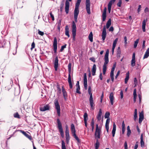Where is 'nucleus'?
I'll use <instances>...</instances> for the list:
<instances>
[{"label": "nucleus", "instance_id": "5", "mask_svg": "<svg viewBox=\"0 0 149 149\" xmlns=\"http://www.w3.org/2000/svg\"><path fill=\"white\" fill-rule=\"evenodd\" d=\"M101 133V131L100 128L98 127V125L97 124L96 125V130L95 133V138L97 139L100 138V135Z\"/></svg>", "mask_w": 149, "mask_h": 149}, {"label": "nucleus", "instance_id": "21", "mask_svg": "<svg viewBox=\"0 0 149 149\" xmlns=\"http://www.w3.org/2000/svg\"><path fill=\"white\" fill-rule=\"evenodd\" d=\"M147 19H144L142 22V29L143 32L146 31V22H147Z\"/></svg>", "mask_w": 149, "mask_h": 149}, {"label": "nucleus", "instance_id": "47", "mask_svg": "<svg viewBox=\"0 0 149 149\" xmlns=\"http://www.w3.org/2000/svg\"><path fill=\"white\" fill-rule=\"evenodd\" d=\"M133 94L134 95V97H136L137 94L136 92V88L134 89Z\"/></svg>", "mask_w": 149, "mask_h": 149}, {"label": "nucleus", "instance_id": "46", "mask_svg": "<svg viewBox=\"0 0 149 149\" xmlns=\"http://www.w3.org/2000/svg\"><path fill=\"white\" fill-rule=\"evenodd\" d=\"M111 6H112V5H110L109 4H108V8L109 13H110V11H111Z\"/></svg>", "mask_w": 149, "mask_h": 149}, {"label": "nucleus", "instance_id": "31", "mask_svg": "<svg viewBox=\"0 0 149 149\" xmlns=\"http://www.w3.org/2000/svg\"><path fill=\"white\" fill-rule=\"evenodd\" d=\"M111 24V19H109L106 24V26L107 29H108Z\"/></svg>", "mask_w": 149, "mask_h": 149}, {"label": "nucleus", "instance_id": "39", "mask_svg": "<svg viewBox=\"0 0 149 149\" xmlns=\"http://www.w3.org/2000/svg\"><path fill=\"white\" fill-rule=\"evenodd\" d=\"M81 1V0H77L75 6L79 7Z\"/></svg>", "mask_w": 149, "mask_h": 149}, {"label": "nucleus", "instance_id": "30", "mask_svg": "<svg viewBox=\"0 0 149 149\" xmlns=\"http://www.w3.org/2000/svg\"><path fill=\"white\" fill-rule=\"evenodd\" d=\"M125 130V125L124 121H123L122 123V133L123 134L124 133Z\"/></svg>", "mask_w": 149, "mask_h": 149}, {"label": "nucleus", "instance_id": "1", "mask_svg": "<svg viewBox=\"0 0 149 149\" xmlns=\"http://www.w3.org/2000/svg\"><path fill=\"white\" fill-rule=\"evenodd\" d=\"M109 50L108 49L106 52V53L104 56V65L103 66V74H105L107 70V65L108 63L109 62Z\"/></svg>", "mask_w": 149, "mask_h": 149}, {"label": "nucleus", "instance_id": "56", "mask_svg": "<svg viewBox=\"0 0 149 149\" xmlns=\"http://www.w3.org/2000/svg\"><path fill=\"white\" fill-rule=\"evenodd\" d=\"M50 17L52 18V20L54 21V15L52 14L51 12L50 13Z\"/></svg>", "mask_w": 149, "mask_h": 149}, {"label": "nucleus", "instance_id": "55", "mask_svg": "<svg viewBox=\"0 0 149 149\" xmlns=\"http://www.w3.org/2000/svg\"><path fill=\"white\" fill-rule=\"evenodd\" d=\"M116 0H111L109 2L108 4L112 5V4L114 3Z\"/></svg>", "mask_w": 149, "mask_h": 149}, {"label": "nucleus", "instance_id": "60", "mask_svg": "<svg viewBox=\"0 0 149 149\" xmlns=\"http://www.w3.org/2000/svg\"><path fill=\"white\" fill-rule=\"evenodd\" d=\"M120 95L121 99H122L123 97V93L122 90L120 92Z\"/></svg>", "mask_w": 149, "mask_h": 149}, {"label": "nucleus", "instance_id": "50", "mask_svg": "<svg viewBox=\"0 0 149 149\" xmlns=\"http://www.w3.org/2000/svg\"><path fill=\"white\" fill-rule=\"evenodd\" d=\"M118 40V38H116L115 39V40L113 42V45L116 46V43L117 42Z\"/></svg>", "mask_w": 149, "mask_h": 149}, {"label": "nucleus", "instance_id": "35", "mask_svg": "<svg viewBox=\"0 0 149 149\" xmlns=\"http://www.w3.org/2000/svg\"><path fill=\"white\" fill-rule=\"evenodd\" d=\"M139 39H138L136 40L134 42V48H136L137 46V44L139 42Z\"/></svg>", "mask_w": 149, "mask_h": 149}, {"label": "nucleus", "instance_id": "37", "mask_svg": "<svg viewBox=\"0 0 149 149\" xmlns=\"http://www.w3.org/2000/svg\"><path fill=\"white\" fill-rule=\"evenodd\" d=\"M84 121H86V120L87 121L88 119V114L86 113H84Z\"/></svg>", "mask_w": 149, "mask_h": 149}, {"label": "nucleus", "instance_id": "18", "mask_svg": "<svg viewBox=\"0 0 149 149\" xmlns=\"http://www.w3.org/2000/svg\"><path fill=\"white\" fill-rule=\"evenodd\" d=\"M113 95L114 94L113 93L111 92L110 93L109 97V99L110 101L111 104L112 105H113V100L114 98Z\"/></svg>", "mask_w": 149, "mask_h": 149}, {"label": "nucleus", "instance_id": "23", "mask_svg": "<svg viewBox=\"0 0 149 149\" xmlns=\"http://www.w3.org/2000/svg\"><path fill=\"white\" fill-rule=\"evenodd\" d=\"M141 141H140V143L141 146L142 147H143L144 146V143L143 141V134H141Z\"/></svg>", "mask_w": 149, "mask_h": 149}, {"label": "nucleus", "instance_id": "24", "mask_svg": "<svg viewBox=\"0 0 149 149\" xmlns=\"http://www.w3.org/2000/svg\"><path fill=\"white\" fill-rule=\"evenodd\" d=\"M96 65L95 64H94L92 70V73L93 76L95 75L96 71Z\"/></svg>", "mask_w": 149, "mask_h": 149}, {"label": "nucleus", "instance_id": "61", "mask_svg": "<svg viewBox=\"0 0 149 149\" xmlns=\"http://www.w3.org/2000/svg\"><path fill=\"white\" fill-rule=\"evenodd\" d=\"M65 48V45L61 47V49L60 50V51L62 52Z\"/></svg>", "mask_w": 149, "mask_h": 149}, {"label": "nucleus", "instance_id": "41", "mask_svg": "<svg viewBox=\"0 0 149 149\" xmlns=\"http://www.w3.org/2000/svg\"><path fill=\"white\" fill-rule=\"evenodd\" d=\"M135 59H132L131 61V65L132 66L134 67L135 66Z\"/></svg>", "mask_w": 149, "mask_h": 149}, {"label": "nucleus", "instance_id": "36", "mask_svg": "<svg viewBox=\"0 0 149 149\" xmlns=\"http://www.w3.org/2000/svg\"><path fill=\"white\" fill-rule=\"evenodd\" d=\"M73 136L75 138V139L77 140L78 142H79V139L78 137L76 136V133H74V134H72Z\"/></svg>", "mask_w": 149, "mask_h": 149}, {"label": "nucleus", "instance_id": "2", "mask_svg": "<svg viewBox=\"0 0 149 149\" xmlns=\"http://www.w3.org/2000/svg\"><path fill=\"white\" fill-rule=\"evenodd\" d=\"M88 93L90 95L89 102L91 106V109L94 110L95 109V104L93 102L92 94L91 93V87L90 86H88Z\"/></svg>", "mask_w": 149, "mask_h": 149}, {"label": "nucleus", "instance_id": "8", "mask_svg": "<svg viewBox=\"0 0 149 149\" xmlns=\"http://www.w3.org/2000/svg\"><path fill=\"white\" fill-rule=\"evenodd\" d=\"M55 108L57 110V113L58 116H60V108L58 101L57 100H55L54 102Z\"/></svg>", "mask_w": 149, "mask_h": 149}, {"label": "nucleus", "instance_id": "64", "mask_svg": "<svg viewBox=\"0 0 149 149\" xmlns=\"http://www.w3.org/2000/svg\"><path fill=\"white\" fill-rule=\"evenodd\" d=\"M138 147V142H136L135 146H134V149H137Z\"/></svg>", "mask_w": 149, "mask_h": 149}, {"label": "nucleus", "instance_id": "59", "mask_svg": "<svg viewBox=\"0 0 149 149\" xmlns=\"http://www.w3.org/2000/svg\"><path fill=\"white\" fill-rule=\"evenodd\" d=\"M124 147L125 149H128L126 141L124 143Z\"/></svg>", "mask_w": 149, "mask_h": 149}, {"label": "nucleus", "instance_id": "25", "mask_svg": "<svg viewBox=\"0 0 149 149\" xmlns=\"http://www.w3.org/2000/svg\"><path fill=\"white\" fill-rule=\"evenodd\" d=\"M116 129V126L115 123H114L113 125V128L112 132V136L113 137L115 136Z\"/></svg>", "mask_w": 149, "mask_h": 149}, {"label": "nucleus", "instance_id": "52", "mask_svg": "<svg viewBox=\"0 0 149 149\" xmlns=\"http://www.w3.org/2000/svg\"><path fill=\"white\" fill-rule=\"evenodd\" d=\"M131 130H127V136L128 137H129L130 136V135L131 134Z\"/></svg>", "mask_w": 149, "mask_h": 149}, {"label": "nucleus", "instance_id": "48", "mask_svg": "<svg viewBox=\"0 0 149 149\" xmlns=\"http://www.w3.org/2000/svg\"><path fill=\"white\" fill-rule=\"evenodd\" d=\"M62 88L63 97L64 99H65V91L63 86H62Z\"/></svg>", "mask_w": 149, "mask_h": 149}, {"label": "nucleus", "instance_id": "15", "mask_svg": "<svg viewBox=\"0 0 149 149\" xmlns=\"http://www.w3.org/2000/svg\"><path fill=\"white\" fill-rule=\"evenodd\" d=\"M107 35V33H106V27L104 26L103 28V31L102 32V40L103 41H104L105 38H106V36Z\"/></svg>", "mask_w": 149, "mask_h": 149}, {"label": "nucleus", "instance_id": "9", "mask_svg": "<svg viewBox=\"0 0 149 149\" xmlns=\"http://www.w3.org/2000/svg\"><path fill=\"white\" fill-rule=\"evenodd\" d=\"M79 13V7H75L74 12V18L75 21L77 22V17Z\"/></svg>", "mask_w": 149, "mask_h": 149}, {"label": "nucleus", "instance_id": "28", "mask_svg": "<svg viewBox=\"0 0 149 149\" xmlns=\"http://www.w3.org/2000/svg\"><path fill=\"white\" fill-rule=\"evenodd\" d=\"M71 130L72 134L75 133L76 130L75 127L74 125L73 124H72L71 125Z\"/></svg>", "mask_w": 149, "mask_h": 149}, {"label": "nucleus", "instance_id": "34", "mask_svg": "<svg viewBox=\"0 0 149 149\" xmlns=\"http://www.w3.org/2000/svg\"><path fill=\"white\" fill-rule=\"evenodd\" d=\"M100 145V143L98 139L97 140L96 143L95 144V149H98Z\"/></svg>", "mask_w": 149, "mask_h": 149}, {"label": "nucleus", "instance_id": "22", "mask_svg": "<svg viewBox=\"0 0 149 149\" xmlns=\"http://www.w3.org/2000/svg\"><path fill=\"white\" fill-rule=\"evenodd\" d=\"M69 2L68 0H66V13L68 14V13L69 7Z\"/></svg>", "mask_w": 149, "mask_h": 149}, {"label": "nucleus", "instance_id": "44", "mask_svg": "<svg viewBox=\"0 0 149 149\" xmlns=\"http://www.w3.org/2000/svg\"><path fill=\"white\" fill-rule=\"evenodd\" d=\"M76 92L79 94H81V92L79 91L80 89V86H76Z\"/></svg>", "mask_w": 149, "mask_h": 149}, {"label": "nucleus", "instance_id": "12", "mask_svg": "<svg viewBox=\"0 0 149 149\" xmlns=\"http://www.w3.org/2000/svg\"><path fill=\"white\" fill-rule=\"evenodd\" d=\"M84 88L86 90L87 89V76L86 73H85L84 74Z\"/></svg>", "mask_w": 149, "mask_h": 149}, {"label": "nucleus", "instance_id": "62", "mask_svg": "<svg viewBox=\"0 0 149 149\" xmlns=\"http://www.w3.org/2000/svg\"><path fill=\"white\" fill-rule=\"evenodd\" d=\"M109 31H113V26H111L109 29Z\"/></svg>", "mask_w": 149, "mask_h": 149}, {"label": "nucleus", "instance_id": "29", "mask_svg": "<svg viewBox=\"0 0 149 149\" xmlns=\"http://www.w3.org/2000/svg\"><path fill=\"white\" fill-rule=\"evenodd\" d=\"M6 43V41L5 40H0V48L3 47Z\"/></svg>", "mask_w": 149, "mask_h": 149}, {"label": "nucleus", "instance_id": "38", "mask_svg": "<svg viewBox=\"0 0 149 149\" xmlns=\"http://www.w3.org/2000/svg\"><path fill=\"white\" fill-rule=\"evenodd\" d=\"M64 1L63 0V1H62L61 2V3L60 6V10L61 11H62V10L63 7V6L64 5Z\"/></svg>", "mask_w": 149, "mask_h": 149}, {"label": "nucleus", "instance_id": "40", "mask_svg": "<svg viewBox=\"0 0 149 149\" xmlns=\"http://www.w3.org/2000/svg\"><path fill=\"white\" fill-rule=\"evenodd\" d=\"M110 113L109 112H107L106 113L105 115L104 116V117L105 118H109V117L110 116Z\"/></svg>", "mask_w": 149, "mask_h": 149}, {"label": "nucleus", "instance_id": "19", "mask_svg": "<svg viewBox=\"0 0 149 149\" xmlns=\"http://www.w3.org/2000/svg\"><path fill=\"white\" fill-rule=\"evenodd\" d=\"M110 118H107L106 121L105 123V128L106 129L107 132L108 133L109 130V124L110 122Z\"/></svg>", "mask_w": 149, "mask_h": 149}, {"label": "nucleus", "instance_id": "17", "mask_svg": "<svg viewBox=\"0 0 149 149\" xmlns=\"http://www.w3.org/2000/svg\"><path fill=\"white\" fill-rule=\"evenodd\" d=\"M106 10L107 9L106 8H105L104 10V11L103 12L102 14V20L103 22H104L105 21L106 17Z\"/></svg>", "mask_w": 149, "mask_h": 149}, {"label": "nucleus", "instance_id": "26", "mask_svg": "<svg viewBox=\"0 0 149 149\" xmlns=\"http://www.w3.org/2000/svg\"><path fill=\"white\" fill-rule=\"evenodd\" d=\"M149 56V48L146 50L144 55V56L143 59H145L147 58Z\"/></svg>", "mask_w": 149, "mask_h": 149}, {"label": "nucleus", "instance_id": "42", "mask_svg": "<svg viewBox=\"0 0 149 149\" xmlns=\"http://www.w3.org/2000/svg\"><path fill=\"white\" fill-rule=\"evenodd\" d=\"M14 116L15 118H19V116L18 113L16 112L14 114Z\"/></svg>", "mask_w": 149, "mask_h": 149}, {"label": "nucleus", "instance_id": "54", "mask_svg": "<svg viewBox=\"0 0 149 149\" xmlns=\"http://www.w3.org/2000/svg\"><path fill=\"white\" fill-rule=\"evenodd\" d=\"M146 41L145 40H143V44L142 45V49H144L145 47V44Z\"/></svg>", "mask_w": 149, "mask_h": 149}, {"label": "nucleus", "instance_id": "11", "mask_svg": "<svg viewBox=\"0 0 149 149\" xmlns=\"http://www.w3.org/2000/svg\"><path fill=\"white\" fill-rule=\"evenodd\" d=\"M57 40L56 37L54 38V42L53 43V46L54 47V52L56 53L57 49Z\"/></svg>", "mask_w": 149, "mask_h": 149}, {"label": "nucleus", "instance_id": "13", "mask_svg": "<svg viewBox=\"0 0 149 149\" xmlns=\"http://www.w3.org/2000/svg\"><path fill=\"white\" fill-rule=\"evenodd\" d=\"M58 58L57 56L55 58V59L54 62V66L55 70L56 71L57 70L58 66Z\"/></svg>", "mask_w": 149, "mask_h": 149}, {"label": "nucleus", "instance_id": "7", "mask_svg": "<svg viewBox=\"0 0 149 149\" xmlns=\"http://www.w3.org/2000/svg\"><path fill=\"white\" fill-rule=\"evenodd\" d=\"M72 28L73 39L74 40L76 35V24L74 21L72 22Z\"/></svg>", "mask_w": 149, "mask_h": 149}, {"label": "nucleus", "instance_id": "58", "mask_svg": "<svg viewBox=\"0 0 149 149\" xmlns=\"http://www.w3.org/2000/svg\"><path fill=\"white\" fill-rule=\"evenodd\" d=\"M94 120L93 118H92V121L91 122V126H94Z\"/></svg>", "mask_w": 149, "mask_h": 149}, {"label": "nucleus", "instance_id": "3", "mask_svg": "<svg viewBox=\"0 0 149 149\" xmlns=\"http://www.w3.org/2000/svg\"><path fill=\"white\" fill-rule=\"evenodd\" d=\"M71 63H69L68 65V72H69V74H68V81L69 84V86H70V88H72V84L71 80V77L70 76V73L71 71Z\"/></svg>", "mask_w": 149, "mask_h": 149}, {"label": "nucleus", "instance_id": "33", "mask_svg": "<svg viewBox=\"0 0 149 149\" xmlns=\"http://www.w3.org/2000/svg\"><path fill=\"white\" fill-rule=\"evenodd\" d=\"M88 38L90 41L92 42L93 41V35L92 32H91L88 36Z\"/></svg>", "mask_w": 149, "mask_h": 149}, {"label": "nucleus", "instance_id": "27", "mask_svg": "<svg viewBox=\"0 0 149 149\" xmlns=\"http://www.w3.org/2000/svg\"><path fill=\"white\" fill-rule=\"evenodd\" d=\"M102 112L101 109H99V111L97 116L98 120L99 121L101 119V116L102 115Z\"/></svg>", "mask_w": 149, "mask_h": 149}, {"label": "nucleus", "instance_id": "32", "mask_svg": "<svg viewBox=\"0 0 149 149\" xmlns=\"http://www.w3.org/2000/svg\"><path fill=\"white\" fill-rule=\"evenodd\" d=\"M129 72H127L126 74V77L125 78V84H127L128 81L129 79Z\"/></svg>", "mask_w": 149, "mask_h": 149}, {"label": "nucleus", "instance_id": "49", "mask_svg": "<svg viewBox=\"0 0 149 149\" xmlns=\"http://www.w3.org/2000/svg\"><path fill=\"white\" fill-rule=\"evenodd\" d=\"M122 4V0H119L118 2L117 3V6L119 7H120L121 6V4Z\"/></svg>", "mask_w": 149, "mask_h": 149}, {"label": "nucleus", "instance_id": "16", "mask_svg": "<svg viewBox=\"0 0 149 149\" xmlns=\"http://www.w3.org/2000/svg\"><path fill=\"white\" fill-rule=\"evenodd\" d=\"M144 118V115H143V111H141V113H140L139 115V122L140 124L141 123L142 120H143Z\"/></svg>", "mask_w": 149, "mask_h": 149}, {"label": "nucleus", "instance_id": "45", "mask_svg": "<svg viewBox=\"0 0 149 149\" xmlns=\"http://www.w3.org/2000/svg\"><path fill=\"white\" fill-rule=\"evenodd\" d=\"M121 53L120 47H118L117 50V54L118 55H120Z\"/></svg>", "mask_w": 149, "mask_h": 149}, {"label": "nucleus", "instance_id": "14", "mask_svg": "<svg viewBox=\"0 0 149 149\" xmlns=\"http://www.w3.org/2000/svg\"><path fill=\"white\" fill-rule=\"evenodd\" d=\"M50 107L48 104H47L45 105L43 107H41L40 108V110L41 111H44L47 110H48L49 109Z\"/></svg>", "mask_w": 149, "mask_h": 149}, {"label": "nucleus", "instance_id": "43", "mask_svg": "<svg viewBox=\"0 0 149 149\" xmlns=\"http://www.w3.org/2000/svg\"><path fill=\"white\" fill-rule=\"evenodd\" d=\"M62 148L65 149V144L63 140L62 141Z\"/></svg>", "mask_w": 149, "mask_h": 149}, {"label": "nucleus", "instance_id": "51", "mask_svg": "<svg viewBox=\"0 0 149 149\" xmlns=\"http://www.w3.org/2000/svg\"><path fill=\"white\" fill-rule=\"evenodd\" d=\"M38 33L39 35L41 36H43L44 34V32L40 31L39 30H38Z\"/></svg>", "mask_w": 149, "mask_h": 149}, {"label": "nucleus", "instance_id": "6", "mask_svg": "<svg viewBox=\"0 0 149 149\" xmlns=\"http://www.w3.org/2000/svg\"><path fill=\"white\" fill-rule=\"evenodd\" d=\"M90 6L91 2L90 0H86V8L87 13L88 14H90L91 13L90 9Z\"/></svg>", "mask_w": 149, "mask_h": 149}, {"label": "nucleus", "instance_id": "20", "mask_svg": "<svg viewBox=\"0 0 149 149\" xmlns=\"http://www.w3.org/2000/svg\"><path fill=\"white\" fill-rule=\"evenodd\" d=\"M19 131L22 133L25 136L28 138L29 140H31L32 139L31 137L24 131H22V130H19Z\"/></svg>", "mask_w": 149, "mask_h": 149}, {"label": "nucleus", "instance_id": "10", "mask_svg": "<svg viewBox=\"0 0 149 149\" xmlns=\"http://www.w3.org/2000/svg\"><path fill=\"white\" fill-rule=\"evenodd\" d=\"M66 141L67 143L68 144L70 140V136L69 134L68 127L66 125Z\"/></svg>", "mask_w": 149, "mask_h": 149}, {"label": "nucleus", "instance_id": "63", "mask_svg": "<svg viewBox=\"0 0 149 149\" xmlns=\"http://www.w3.org/2000/svg\"><path fill=\"white\" fill-rule=\"evenodd\" d=\"M90 60L91 61L93 62H95V59L93 57L91 58H90Z\"/></svg>", "mask_w": 149, "mask_h": 149}, {"label": "nucleus", "instance_id": "53", "mask_svg": "<svg viewBox=\"0 0 149 149\" xmlns=\"http://www.w3.org/2000/svg\"><path fill=\"white\" fill-rule=\"evenodd\" d=\"M134 84L135 85L134 87H135V86H136V84H137V80L136 78H134Z\"/></svg>", "mask_w": 149, "mask_h": 149}, {"label": "nucleus", "instance_id": "4", "mask_svg": "<svg viewBox=\"0 0 149 149\" xmlns=\"http://www.w3.org/2000/svg\"><path fill=\"white\" fill-rule=\"evenodd\" d=\"M58 127L59 129V131L60 133L61 136L62 138L64 137V133L63 130V128H62L61 123L59 120V119L58 118L57 119Z\"/></svg>", "mask_w": 149, "mask_h": 149}, {"label": "nucleus", "instance_id": "57", "mask_svg": "<svg viewBox=\"0 0 149 149\" xmlns=\"http://www.w3.org/2000/svg\"><path fill=\"white\" fill-rule=\"evenodd\" d=\"M31 49L32 50L35 47V44L34 42H33L31 44Z\"/></svg>", "mask_w": 149, "mask_h": 149}]
</instances>
